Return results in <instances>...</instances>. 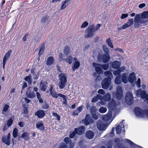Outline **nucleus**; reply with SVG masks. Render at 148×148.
I'll return each mask as SVG.
<instances>
[{"mask_svg":"<svg viewBox=\"0 0 148 148\" xmlns=\"http://www.w3.org/2000/svg\"><path fill=\"white\" fill-rule=\"evenodd\" d=\"M104 74L107 77L103 80L101 82V86L103 88L107 89L111 84V77H113V75L111 72L109 71L105 72Z\"/></svg>","mask_w":148,"mask_h":148,"instance_id":"f257e3e1","label":"nucleus"},{"mask_svg":"<svg viewBox=\"0 0 148 148\" xmlns=\"http://www.w3.org/2000/svg\"><path fill=\"white\" fill-rule=\"evenodd\" d=\"M59 82L58 85L60 89L63 88L67 82V75L66 73H61L59 75Z\"/></svg>","mask_w":148,"mask_h":148,"instance_id":"f03ea898","label":"nucleus"},{"mask_svg":"<svg viewBox=\"0 0 148 148\" xmlns=\"http://www.w3.org/2000/svg\"><path fill=\"white\" fill-rule=\"evenodd\" d=\"M134 112L137 117L143 118L146 115L148 117V110H143L139 107H135Z\"/></svg>","mask_w":148,"mask_h":148,"instance_id":"7ed1b4c3","label":"nucleus"},{"mask_svg":"<svg viewBox=\"0 0 148 148\" xmlns=\"http://www.w3.org/2000/svg\"><path fill=\"white\" fill-rule=\"evenodd\" d=\"M141 15L140 14H137L135 15L134 18V27L135 28H138L142 26V23H145L146 22L143 19H141Z\"/></svg>","mask_w":148,"mask_h":148,"instance_id":"20e7f679","label":"nucleus"},{"mask_svg":"<svg viewBox=\"0 0 148 148\" xmlns=\"http://www.w3.org/2000/svg\"><path fill=\"white\" fill-rule=\"evenodd\" d=\"M110 59V56L109 54H99L97 56V60L100 63H106L109 61Z\"/></svg>","mask_w":148,"mask_h":148,"instance_id":"39448f33","label":"nucleus"},{"mask_svg":"<svg viewBox=\"0 0 148 148\" xmlns=\"http://www.w3.org/2000/svg\"><path fill=\"white\" fill-rule=\"evenodd\" d=\"M94 26L90 25L85 31V37L86 38H90L94 35L95 31L93 30Z\"/></svg>","mask_w":148,"mask_h":148,"instance_id":"423d86ee","label":"nucleus"},{"mask_svg":"<svg viewBox=\"0 0 148 148\" xmlns=\"http://www.w3.org/2000/svg\"><path fill=\"white\" fill-rule=\"evenodd\" d=\"M66 62H68L69 64L72 63V61L74 63L73 65H80V62L76 57L73 58L72 56H70L67 58H64L63 60Z\"/></svg>","mask_w":148,"mask_h":148,"instance_id":"0eeeda50","label":"nucleus"},{"mask_svg":"<svg viewBox=\"0 0 148 148\" xmlns=\"http://www.w3.org/2000/svg\"><path fill=\"white\" fill-rule=\"evenodd\" d=\"M125 101L129 105H131L133 102V96L130 92H127L125 95Z\"/></svg>","mask_w":148,"mask_h":148,"instance_id":"6e6552de","label":"nucleus"},{"mask_svg":"<svg viewBox=\"0 0 148 148\" xmlns=\"http://www.w3.org/2000/svg\"><path fill=\"white\" fill-rule=\"evenodd\" d=\"M115 95L116 98L118 99H121L123 96L122 88L120 86H118L116 88Z\"/></svg>","mask_w":148,"mask_h":148,"instance_id":"1a4fd4ad","label":"nucleus"},{"mask_svg":"<svg viewBox=\"0 0 148 148\" xmlns=\"http://www.w3.org/2000/svg\"><path fill=\"white\" fill-rule=\"evenodd\" d=\"M97 127L100 131L105 130L106 129V125L101 120H98L97 123Z\"/></svg>","mask_w":148,"mask_h":148,"instance_id":"9d476101","label":"nucleus"},{"mask_svg":"<svg viewBox=\"0 0 148 148\" xmlns=\"http://www.w3.org/2000/svg\"><path fill=\"white\" fill-rule=\"evenodd\" d=\"M10 134L9 133L7 135L6 138L5 136H3L2 138V142L7 145H9L10 143Z\"/></svg>","mask_w":148,"mask_h":148,"instance_id":"9b49d317","label":"nucleus"},{"mask_svg":"<svg viewBox=\"0 0 148 148\" xmlns=\"http://www.w3.org/2000/svg\"><path fill=\"white\" fill-rule=\"evenodd\" d=\"M85 131V127L84 126H81L78 128H75L74 129V132L77 134L80 135L84 133Z\"/></svg>","mask_w":148,"mask_h":148,"instance_id":"f8f14e48","label":"nucleus"},{"mask_svg":"<svg viewBox=\"0 0 148 148\" xmlns=\"http://www.w3.org/2000/svg\"><path fill=\"white\" fill-rule=\"evenodd\" d=\"M136 93L137 96H140L141 98L143 99H145L146 94V92L145 91L142 90L141 89L137 90L136 91Z\"/></svg>","mask_w":148,"mask_h":148,"instance_id":"ddd939ff","label":"nucleus"},{"mask_svg":"<svg viewBox=\"0 0 148 148\" xmlns=\"http://www.w3.org/2000/svg\"><path fill=\"white\" fill-rule=\"evenodd\" d=\"M116 134H120L122 131L123 133L125 132V130L124 125H118L116 127Z\"/></svg>","mask_w":148,"mask_h":148,"instance_id":"4468645a","label":"nucleus"},{"mask_svg":"<svg viewBox=\"0 0 148 148\" xmlns=\"http://www.w3.org/2000/svg\"><path fill=\"white\" fill-rule=\"evenodd\" d=\"M119 102H116L114 99H112L111 101L109 102L108 106L111 108H114L116 106L119 105Z\"/></svg>","mask_w":148,"mask_h":148,"instance_id":"2eb2a0df","label":"nucleus"},{"mask_svg":"<svg viewBox=\"0 0 148 148\" xmlns=\"http://www.w3.org/2000/svg\"><path fill=\"white\" fill-rule=\"evenodd\" d=\"M12 52V50H10L5 55L3 60V65H5L6 61L10 57Z\"/></svg>","mask_w":148,"mask_h":148,"instance_id":"dca6fc26","label":"nucleus"},{"mask_svg":"<svg viewBox=\"0 0 148 148\" xmlns=\"http://www.w3.org/2000/svg\"><path fill=\"white\" fill-rule=\"evenodd\" d=\"M71 0H65L62 2V4L60 7V10H62L65 9L71 2Z\"/></svg>","mask_w":148,"mask_h":148,"instance_id":"f3484780","label":"nucleus"},{"mask_svg":"<svg viewBox=\"0 0 148 148\" xmlns=\"http://www.w3.org/2000/svg\"><path fill=\"white\" fill-rule=\"evenodd\" d=\"M35 114L37 116L38 118H41L45 116V113L43 110H39L35 113Z\"/></svg>","mask_w":148,"mask_h":148,"instance_id":"a211bd4d","label":"nucleus"},{"mask_svg":"<svg viewBox=\"0 0 148 148\" xmlns=\"http://www.w3.org/2000/svg\"><path fill=\"white\" fill-rule=\"evenodd\" d=\"M27 91L28 92L26 94V95L28 98L33 99L36 97L35 93L34 91H31L29 88L28 89Z\"/></svg>","mask_w":148,"mask_h":148,"instance_id":"6ab92c4d","label":"nucleus"},{"mask_svg":"<svg viewBox=\"0 0 148 148\" xmlns=\"http://www.w3.org/2000/svg\"><path fill=\"white\" fill-rule=\"evenodd\" d=\"M136 79V77L134 72L131 73L128 77V81L131 83H132Z\"/></svg>","mask_w":148,"mask_h":148,"instance_id":"aec40b11","label":"nucleus"},{"mask_svg":"<svg viewBox=\"0 0 148 148\" xmlns=\"http://www.w3.org/2000/svg\"><path fill=\"white\" fill-rule=\"evenodd\" d=\"M134 22L133 18H129L127 20L126 23L124 25V26L123 27H125L126 29L128 28L133 25Z\"/></svg>","mask_w":148,"mask_h":148,"instance_id":"412c9836","label":"nucleus"},{"mask_svg":"<svg viewBox=\"0 0 148 148\" xmlns=\"http://www.w3.org/2000/svg\"><path fill=\"white\" fill-rule=\"evenodd\" d=\"M71 48L67 46L64 47L63 50V53L64 55L66 56H68L71 53Z\"/></svg>","mask_w":148,"mask_h":148,"instance_id":"4be33fe9","label":"nucleus"},{"mask_svg":"<svg viewBox=\"0 0 148 148\" xmlns=\"http://www.w3.org/2000/svg\"><path fill=\"white\" fill-rule=\"evenodd\" d=\"M112 115V114L111 112L108 113L107 114L102 116V119L104 121H108L110 119Z\"/></svg>","mask_w":148,"mask_h":148,"instance_id":"5701e85b","label":"nucleus"},{"mask_svg":"<svg viewBox=\"0 0 148 148\" xmlns=\"http://www.w3.org/2000/svg\"><path fill=\"white\" fill-rule=\"evenodd\" d=\"M94 135V132L90 130L87 131L86 133V137L89 139L93 138Z\"/></svg>","mask_w":148,"mask_h":148,"instance_id":"b1692460","label":"nucleus"},{"mask_svg":"<svg viewBox=\"0 0 148 148\" xmlns=\"http://www.w3.org/2000/svg\"><path fill=\"white\" fill-rule=\"evenodd\" d=\"M36 128L41 131H43L45 130L44 125L42 121L38 122L36 125Z\"/></svg>","mask_w":148,"mask_h":148,"instance_id":"393cba45","label":"nucleus"},{"mask_svg":"<svg viewBox=\"0 0 148 148\" xmlns=\"http://www.w3.org/2000/svg\"><path fill=\"white\" fill-rule=\"evenodd\" d=\"M47 82H41L40 83L41 90L42 91H45L47 89Z\"/></svg>","mask_w":148,"mask_h":148,"instance_id":"a878e982","label":"nucleus"},{"mask_svg":"<svg viewBox=\"0 0 148 148\" xmlns=\"http://www.w3.org/2000/svg\"><path fill=\"white\" fill-rule=\"evenodd\" d=\"M30 134L29 132H24L21 136V137L22 138L25 140H27L30 139Z\"/></svg>","mask_w":148,"mask_h":148,"instance_id":"bb28decb","label":"nucleus"},{"mask_svg":"<svg viewBox=\"0 0 148 148\" xmlns=\"http://www.w3.org/2000/svg\"><path fill=\"white\" fill-rule=\"evenodd\" d=\"M45 50V44L43 43L42 44L40 47L39 49V52L38 54V56H41Z\"/></svg>","mask_w":148,"mask_h":148,"instance_id":"cd10ccee","label":"nucleus"},{"mask_svg":"<svg viewBox=\"0 0 148 148\" xmlns=\"http://www.w3.org/2000/svg\"><path fill=\"white\" fill-rule=\"evenodd\" d=\"M54 62V58L51 56H49L46 61L47 65H52Z\"/></svg>","mask_w":148,"mask_h":148,"instance_id":"c85d7f7f","label":"nucleus"},{"mask_svg":"<svg viewBox=\"0 0 148 148\" xmlns=\"http://www.w3.org/2000/svg\"><path fill=\"white\" fill-rule=\"evenodd\" d=\"M103 100L106 101H109L111 99V95L108 92L103 96Z\"/></svg>","mask_w":148,"mask_h":148,"instance_id":"c756f323","label":"nucleus"},{"mask_svg":"<svg viewBox=\"0 0 148 148\" xmlns=\"http://www.w3.org/2000/svg\"><path fill=\"white\" fill-rule=\"evenodd\" d=\"M121 76L120 75H117L115 79L114 82L116 84H119L121 83Z\"/></svg>","mask_w":148,"mask_h":148,"instance_id":"7c9ffc66","label":"nucleus"},{"mask_svg":"<svg viewBox=\"0 0 148 148\" xmlns=\"http://www.w3.org/2000/svg\"><path fill=\"white\" fill-rule=\"evenodd\" d=\"M10 108L9 106L7 104H5L3 106V109L2 111V114L5 115V112H7L8 109Z\"/></svg>","mask_w":148,"mask_h":148,"instance_id":"2f4dec72","label":"nucleus"},{"mask_svg":"<svg viewBox=\"0 0 148 148\" xmlns=\"http://www.w3.org/2000/svg\"><path fill=\"white\" fill-rule=\"evenodd\" d=\"M102 48L104 52L105 53L104 54H109L110 50L106 45H103L102 46Z\"/></svg>","mask_w":148,"mask_h":148,"instance_id":"473e14b6","label":"nucleus"},{"mask_svg":"<svg viewBox=\"0 0 148 148\" xmlns=\"http://www.w3.org/2000/svg\"><path fill=\"white\" fill-rule=\"evenodd\" d=\"M127 75L126 73H124L122 76V82L124 83H126L127 82Z\"/></svg>","mask_w":148,"mask_h":148,"instance_id":"72a5a7b5","label":"nucleus"},{"mask_svg":"<svg viewBox=\"0 0 148 148\" xmlns=\"http://www.w3.org/2000/svg\"><path fill=\"white\" fill-rule=\"evenodd\" d=\"M106 42L108 44V45L111 48H113V45L111 41V40L110 39V38H109L108 39L106 40Z\"/></svg>","mask_w":148,"mask_h":148,"instance_id":"f704fd0d","label":"nucleus"},{"mask_svg":"<svg viewBox=\"0 0 148 148\" xmlns=\"http://www.w3.org/2000/svg\"><path fill=\"white\" fill-rule=\"evenodd\" d=\"M141 17L143 18H148V11H145L141 13Z\"/></svg>","mask_w":148,"mask_h":148,"instance_id":"c9c22d12","label":"nucleus"},{"mask_svg":"<svg viewBox=\"0 0 148 148\" xmlns=\"http://www.w3.org/2000/svg\"><path fill=\"white\" fill-rule=\"evenodd\" d=\"M91 114L96 113V108L95 106H92L89 109Z\"/></svg>","mask_w":148,"mask_h":148,"instance_id":"e433bc0d","label":"nucleus"},{"mask_svg":"<svg viewBox=\"0 0 148 148\" xmlns=\"http://www.w3.org/2000/svg\"><path fill=\"white\" fill-rule=\"evenodd\" d=\"M95 67V70L98 73L101 74L102 73L103 71L100 67H95V65H93Z\"/></svg>","mask_w":148,"mask_h":148,"instance_id":"4c0bfd02","label":"nucleus"},{"mask_svg":"<svg viewBox=\"0 0 148 148\" xmlns=\"http://www.w3.org/2000/svg\"><path fill=\"white\" fill-rule=\"evenodd\" d=\"M82 121L84 124L86 126L90 124V122L92 123L94 122V121L93 120H92V121H89V120L86 119H83L82 120Z\"/></svg>","mask_w":148,"mask_h":148,"instance_id":"58836bf2","label":"nucleus"},{"mask_svg":"<svg viewBox=\"0 0 148 148\" xmlns=\"http://www.w3.org/2000/svg\"><path fill=\"white\" fill-rule=\"evenodd\" d=\"M18 130L16 128L14 129L13 131L12 135L14 138H16L18 136Z\"/></svg>","mask_w":148,"mask_h":148,"instance_id":"ea45409f","label":"nucleus"},{"mask_svg":"<svg viewBox=\"0 0 148 148\" xmlns=\"http://www.w3.org/2000/svg\"><path fill=\"white\" fill-rule=\"evenodd\" d=\"M48 18L47 16H43L41 19V22L42 23H44L48 20Z\"/></svg>","mask_w":148,"mask_h":148,"instance_id":"a19ab883","label":"nucleus"},{"mask_svg":"<svg viewBox=\"0 0 148 148\" xmlns=\"http://www.w3.org/2000/svg\"><path fill=\"white\" fill-rule=\"evenodd\" d=\"M107 109L106 108L103 107H101L99 110V111L101 113H104L107 111Z\"/></svg>","mask_w":148,"mask_h":148,"instance_id":"79ce46f5","label":"nucleus"},{"mask_svg":"<svg viewBox=\"0 0 148 148\" xmlns=\"http://www.w3.org/2000/svg\"><path fill=\"white\" fill-rule=\"evenodd\" d=\"M13 120L11 118H10L7 122V125L8 127H10L13 123Z\"/></svg>","mask_w":148,"mask_h":148,"instance_id":"37998d69","label":"nucleus"},{"mask_svg":"<svg viewBox=\"0 0 148 148\" xmlns=\"http://www.w3.org/2000/svg\"><path fill=\"white\" fill-rule=\"evenodd\" d=\"M114 141L116 144V147H119L120 146L119 145L120 143V139L118 138H115L114 139Z\"/></svg>","mask_w":148,"mask_h":148,"instance_id":"c03bdc74","label":"nucleus"},{"mask_svg":"<svg viewBox=\"0 0 148 148\" xmlns=\"http://www.w3.org/2000/svg\"><path fill=\"white\" fill-rule=\"evenodd\" d=\"M93 25L94 26V28H93V30L94 31H95V32L100 27H101V25L100 24H98L95 27V25L93 24L92 25Z\"/></svg>","mask_w":148,"mask_h":148,"instance_id":"a18cd8bd","label":"nucleus"},{"mask_svg":"<svg viewBox=\"0 0 148 148\" xmlns=\"http://www.w3.org/2000/svg\"><path fill=\"white\" fill-rule=\"evenodd\" d=\"M64 141L67 144H69L71 142V140L68 137L65 138L64 140Z\"/></svg>","mask_w":148,"mask_h":148,"instance_id":"49530a36","label":"nucleus"},{"mask_svg":"<svg viewBox=\"0 0 148 148\" xmlns=\"http://www.w3.org/2000/svg\"><path fill=\"white\" fill-rule=\"evenodd\" d=\"M98 52L96 50H94L93 51V55H92V57L94 59L95 58H96L97 57L98 55H99Z\"/></svg>","mask_w":148,"mask_h":148,"instance_id":"de8ad7c7","label":"nucleus"},{"mask_svg":"<svg viewBox=\"0 0 148 148\" xmlns=\"http://www.w3.org/2000/svg\"><path fill=\"white\" fill-rule=\"evenodd\" d=\"M52 96L55 98H57L58 97V94H57L56 92L54 91L50 93Z\"/></svg>","mask_w":148,"mask_h":148,"instance_id":"09e8293b","label":"nucleus"},{"mask_svg":"<svg viewBox=\"0 0 148 148\" xmlns=\"http://www.w3.org/2000/svg\"><path fill=\"white\" fill-rule=\"evenodd\" d=\"M53 116H55L57 118V119L59 121L60 120V116L57 114V113H55V112H53L52 113Z\"/></svg>","mask_w":148,"mask_h":148,"instance_id":"8fccbe9b","label":"nucleus"},{"mask_svg":"<svg viewBox=\"0 0 148 148\" xmlns=\"http://www.w3.org/2000/svg\"><path fill=\"white\" fill-rule=\"evenodd\" d=\"M88 23L87 21H85L82 24L81 26V28H85L88 26Z\"/></svg>","mask_w":148,"mask_h":148,"instance_id":"3c124183","label":"nucleus"},{"mask_svg":"<svg viewBox=\"0 0 148 148\" xmlns=\"http://www.w3.org/2000/svg\"><path fill=\"white\" fill-rule=\"evenodd\" d=\"M111 65H121V62L119 61L115 60L113 61Z\"/></svg>","mask_w":148,"mask_h":148,"instance_id":"603ef678","label":"nucleus"},{"mask_svg":"<svg viewBox=\"0 0 148 148\" xmlns=\"http://www.w3.org/2000/svg\"><path fill=\"white\" fill-rule=\"evenodd\" d=\"M120 73V71L119 69L113 71V74L115 75H120L119 74Z\"/></svg>","mask_w":148,"mask_h":148,"instance_id":"864d4df0","label":"nucleus"},{"mask_svg":"<svg viewBox=\"0 0 148 148\" xmlns=\"http://www.w3.org/2000/svg\"><path fill=\"white\" fill-rule=\"evenodd\" d=\"M128 16V14H122L121 17V19L126 18Z\"/></svg>","mask_w":148,"mask_h":148,"instance_id":"5fc2aeb1","label":"nucleus"},{"mask_svg":"<svg viewBox=\"0 0 148 148\" xmlns=\"http://www.w3.org/2000/svg\"><path fill=\"white\" fill-rule=\"evenodd\" d=\"M75 134H77L74 130L72 133L70 134L69 137L70 138H73L75 136Z\"/></svg>","mask_w":148,"mask_h":148,"instance_id":"6e6d98bb","label":"nucleus"},{"mask_svg":"<svg viewBox=\"0 0 148 148\" xmlns=\"http://www.w3.org/2000/svg\"><path fill=\"white\" fill-rule=\"evenodd\" d=\"M92 115V118L95 119L97 120L98 119V116L97 115L96 113L93 114H91Z\"/></svg>","mask_w":148,"mask_h":148,"instance_id":"4d7b16f0","label":"nucleus"},{"mask_svg":"<svg viewBox=\"0 0 148 148\" xmlns=\"http://www.w3.org/2000/svg\"><path fill=\"white\" fill-rule=\"evenodd\" d=\"M67 147V145L64 143H63L58 148H66Z\"/></svg>","mask_w":148,"mask_h":148,"instance_id":"13d9d810","label":"nucleus"},{"mask_svg":"<svg viewBox=\"0 0 148 148\" xmlns=\"http://www.w3.org/2000/svg\"><path fill=\"white\" fill-rule=\"evenodd\" d=\"M98 92L99 94L101 95H103L105 93L104 91L102 89H99L98 91Z\"/></svg>","mask_w":148,"mask_h":148,"instance_id":"bf43d9fd","label":"nucleus"},{"mask_svg":"<svg viewBox=\"0 0 148 148\" xmlns=\"http://www.w3.org/2000/svg\"><path fill=\"white\" fill-rule=\"evenodd\" d=\"M85 119H86L89 121H92V120L90 119V115L88 114H87L86 115Z\"/></svg>","mask_w":148,"mask_h":148,"instance_id":"052dcab7","label":"nucleus"},{"mask_svg":"<svg viewBox=\"0 0 148 148\" xmlns=\"http://www.w3.org/2000/svg\"><path fill=\"white\" fill-rule=\"evenodd\" d=\"M29 35V34L28 33H26L25 35L23 37V38L22 40L23 41L25 42L26 40H27V36H28Z\"/></svg>","mask_w":148,"mask_h":148,"instance_id":"680f3d73","label":"nucleus"},{"mask_svg":"<svg viewBox=\"0 0 148 148\" xmlns=\"http://www.w3.org/2000/svg\"><path fill=\"white\" fill-rule=\"evenodd\" d=\"M31 79V75L30 74H29L28 76L25 77V78L24 80L26 81H27Z\"/></svg>","mask_w":148,"mask_h":148,"instance_id":"e2e57ef3","label":"nucleus"},{"mask_svg":"<svg viewBox=\"0 0 148 148\" xmlns=\"http://www.w3.org/2000/svg\"><path fill=\"white\" fill-rule=\"evenodd\" d=\"M140 78H138L136 82V84L138 87H140Z\"/></svg>","mask_w":148,"mask_h":148,"instance_id":"0e129e2a","label":"nucleus"},{"mask_svg":"<svg viewBox=\"0 0 148 148\" xmlns=\"http://www.w3.org/2000/svg\"><path fill=\"white\" fill-rule=\"evenodd\" d=\"M98 101V99L96 96V97L93 98L92 100V102L95 103Z\"/></svg>","mask_w":148,"mask_h":148,"instance_id":"69168bd1","label":"nucleus"},{"mask_svg":"<svg viewBox=\"0 0 148 148\" xmlns=\"http://www.w3.org/2000/svg\"><path fill=\"white\" fill-rule=\"evenodd\" d=\"M79 113V112L76 110L74 111L73 113V115L74 116L78 115Z\"/></svg>","mask_w":148,"mask_h":148,"instance_id":"338daca9","label":"nucleus"},{"mask_svg":"<svg viewBox=\"0 0 148 148\" xmlns=\"http://www.w3.org/2000/svg\"><path fill=\"white\" fill-rule=\"evenodd\" d=\"M96 96L98 99H99L101 100H103V97L101 95L98 94Z\"/></svg>","mask_w":148,"mask_h":148,"instance_id":"774afa93","label":"nucleus"}]
</instances>
